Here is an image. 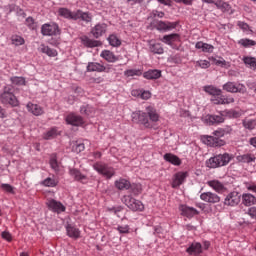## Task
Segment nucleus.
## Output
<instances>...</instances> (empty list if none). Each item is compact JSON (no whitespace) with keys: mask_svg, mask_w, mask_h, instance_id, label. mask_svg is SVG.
I'll use <instances>...</instances> for the list:
<instances>
[{"mask_svg":"<svg viewBox=\"0 0 256 256\" xmlns=\"http://www.w3.org/2000/svg\"><path fill=\"white\" fill-rule=\"evenodd\" d=\"M133 123H137L139 125H144L147 129H151L153 127L152 123H157L159 121V115L157 110L153 106L146 107V112L138 111L132 114Z\"/></svg>","mask_w":256,"mask_h":256,"instance_id":"obj_1","label":"nucleus"},{"mask_svg":"<svg viewBox=\"0 0 256 256\" xmlns=\"http://www.w3.org/2000/svg\"><path fill=\"white\" fill-rule=\"evenodd\" d=\"M59 17L63 19H68V21H84V23H91L93 16L89 12H83V10L78 9L76 11H71L69 8L61 7L58 9Z\"/></svg>","mask_w":256,"mask_h":256,"instance_id":"obj_2","label":"nucleus"},{"mask_svg":"<svg viewBox=\"0 0 256 256\" xmlns=\"http://www.w3.org/2000/svg\"><path fill=\"white\" fill-rule=\"evenodd\" d=\"M0 103L2 105H10V107H19V99L15 96V87L6 85L0 94Z\"/></svg>","mask_w":256,"mask_h":256,"instance_id":"obj_3","label":"nucleus"},{"mask_svg":"<svg viewBox=\"0 0 256 256\" xmlns=\"http://www.w3.org/2000/svg\"><path fill=\"white\" fill-rule=\"evenodd\" d=\"M231 159H233V155L229 153L217 154L206 160L205 166L208 167V169H218L219 167L229 165Z\"/></svg>","mask_w":256,"mask_h":256,"instance_id":"obj_4","label":"nucleus"},{"mask_svg":"<svg viewBox=\"0 0 256 256\" xmlns=\"http://www.w3.org/2000/svg\"><path fill=\"white\" fill-rule=\"evenodd\" d=\"M221 137H225L223 128L214 131L213 136H203L202 141L208 145V147H224V145H227V142L221 139Z\"/></svg>","mask_w":256,"mask_h":256,"instance_id":"obj_5","label":"nucleus"},{"mask_svg":"<svg viewBox=\"0 0 256 256\" xmlns=\"http://www.w3.org/2000/svg\"><path fill=\"white\" fill-rule=\"evenodd\" d=\"M122 203H124V205L130 209V211H143L145 209L143 202L133 198L131 195H124L122 198Z\"/></svg>","mask_w":256,"mask_h":256,"instance_id":"obj_6","label":"nucleus"},{"mask_svg":"<svg viewBox=\"0 0 256 256\" xmlns=\"http://www.w3.org/2000/svg\"><path fill=\"white\" fill-rule=\"evenodd\" d=\"M93 169L106 179H111L115 175V169L107 164L97 162L93 165Z\"/></svg>","mask_w":256,"mask_h":256,"instance_id":"obj_7","label":"nucleus"},{"mask_svg":"<svg viewBox=\"0 0 256 256\" xmlns=\"http://www.w3.org/2000/svg\"><path fill=\"white\" fill-rule=\"evenodd\" d=\"M241 203V194L237 191H232L226 195L224 205L226 207H237Z\"/></svg>","mask_w":256,"mask_h":256,"instance_id":"obj_8","label":"nucleus"},{"mask_svg":"<svg viewBox=\"0 0 256 256\" xmlns=\"http://www.w3.org/2000/svg\"><path fill=\"white\" fill-rule=\"evenodd\" d=\"M87 71L89 73H109L111 71V65H103L98 62H89L87 65Z\"/></svg>","mask_w":256,"mask_h":256,"instance_id":"obj_9","label":"nucleus"},{"mask_svg":"<svg viewBox=\"0 0 256 256\" xmlns=\"http://www.w3.org/2000/svg\"><path fill=\"white\" fill-rule=\"evenodd\" d=\"M41 33L44 36L61 35V29L57 23L43 24L41 27Z\"/></svg>","mask_w":256,"mask_h":256,"instance_id":"obj_10","label":"nucleus"},{"mask_svg":"<svg viewBox=\"0 0 256 256\" xmlns=\"http://www.w3.org/2000/svg\"><path fill=\"white\" fill-rule=\"evenodd\" d=\"M224 91L228 93H245L247 88L243 84H235V82H227L223 85Z\"/></svg>","mask_w":256,"mask_h":256,"instance_id":"obj_11","label":"nucleus"},{"mask_svg":"<svg viewBox=\"0 0 256 256\" xmlns=\"http://www.w3.org/2000/svg\"><path fill=\"white\" fill-rule=\"evenodd\" d=\"M214 105H229V103H235V99L231 96H225L222 93L211 97Z\"/></svg>","mask_w":256,"mask_h":256,"instance_id":"obj_12","label":"nucleus"},{"mask_svg":"<svg viewBox=\"0 0 256 256\" xmlns=\"http://www.w3.org/2000/svg\"><path fill=\"white\" fill-rule=\"evenodd\" d=\"M187 177H189V172H177L172 180V189L181 187Z\"/></svg>","mask_w":256,"mask_h":256,"instance_id":"obj_13","label":"nucleus"},{"mask_svg":"<svg viewBox=\"0 0 256 256\" xmlns=\"http://www.w3.org/2000/svg\"><path fill=\"white\" fill-rule=\"evenodd\" d=\"M156 23L155 27L158 31H171L173 29L177 28V25H179V22H164V21H155Z\"/></svg>","mask_w":256,"mask_h":256,"instance_id":"obj_14","label":"nucleus"},{"mask_svg":"<svg viewBox=\"0 0 256 256\" xmlns=\"http://www.w3.org/2000/svg\"><path fill=\"white\" fill-rule=\"evenodd\" d=\"M107 33V24L98 23L91 29V34L94 39H99V37H103Z\"/></svg>","mask_w":256,"mask_h":256,"instance_id":"obj_15","label":"nucleus"},{"mask_svg":"<svg viewBox=\"0 0 256 256\" xmlns=\"http://www.w3.org/2000/svg\"><path fill=\"white\" fill-rule=\"evenodd\" d=\"M66 123L74 127H81V125H85V120L81 116L71 113L66 117Z\"/></svg>","mask_w":256,"mask_h":256,"instance_id":"obj_16","label":"nucleus"},{"mask_svg":"<svg viewBox=\"0 0 256 256\" xmlns=\"http://www.w3.org/2000/svg\"><path fill=\"white\" fill-rule=\"evenodd\" d=\"M200 199L205 201V203H219L221 201V197L213 192H204L200 195Z\"/></svg>","mask_w":256,"mask_h":256,"instance_id":"obj_17","label":"nucleus"},{"mask_svg":"<svg viewBox=\"0 0 256 256\" xmlns=\"http://www.w3.org/2000/svg\"><path fill=\"white\" fill-rule=\"evenodd\" d=\"M80 40H81L82 45H84V47H87L88 49H93L95 47H101L103 45V42H101L99 40L90 39L89 36H82V37H80Z\"/></svg>","mask_w":256,"mask_h":256,"instance_id":"obj_18","label":"nucleus"},{"mask_svg":"<svg viewBox=\"0 0 256 256\" xmlns=\"http://www.w3.org/2000/svg\"><path fill=\"white\" fill-rule=\"evenodd\" d=\"M180 211H181V215H183V217H187V219H193L195 215H199V212L197 209L193 207H189L187 205H181Z\"/></svg>","mask_w":256,"mask_h":256,"instance_id":"obj_19","label":"nucleus"},{"mask_svg":"<svg viewBox=\"0 0 256 256\" xmlns=\"http://www.w3.org/2000/svg\"><path fill=\"white\" fill-rule=\"evenodd\" d=\"M48 209H51V211H53L54 213H64V211L66 210L65 205H63V203L55 200V199H51L48 203Z\"/></svg>","mask_w":256,"mask_h":256,"instance_id":"obj_20","label":"nucleus"},{"mask_svg":"<svg viewBox=\"0 0 256 256\" xmlns=\"http://www.w3.org/2000/svg\"><path fill=\"white\" fill-rule=\"evenodd\" d=\"M205 121L208 125H219V123H223L225 121V118L222 113L219 115L208 114L205 117Z\"/></svg>","mask_w":256,"mask_h":256,"instance_id":"obj_21","label":"nucleus"},{"mask_svg":"<svg viewBox=\"0 0 256 256\" xmlns=\"http://www.w3.org/2000/svg\"><path fill=\"white\" fill-rule=\"evenodd\" d=\"M186 253L189 255H201L203 253V245L199 242H193L187 249Z\"/></svg>","mask_w":256,"mask_h":256,"instance_id":"obj_22","label":"nucleus"},{"mask_svg":"<svg viewBox=\"0 0 256 256\" xmlns=\"http://www.w3.org/2000/svg\"><path fill=\"white\" fill-rule=\"evenodd\" d=\"M100 56L108 63H115L116 61H119V57H117L111 50L102 51Z\"/></svg>","mask_w":256,"mask_h":256,"instance_id":"obj_23","label":"nucleus"},{"mask_svg":"<svg viewBox=\"0 0 256 256\" xmlns=\"http://www.w3.org/2000/svg\"><path fill=\"white\" fill-rule=\"evenodd\" d=\"M164 160L167 161V163H171V165H175L176 167H179L181 165V159L179 156L173 154V153H166L163 156Z\"/></svg>","mask_w":256,"mask_h":256,"instance_id":"obj_24","label":"nucleus"},{"mask_svg":"<svg viewBox=\"0 0 256 256\" xmlns=\"http://www.w3.org/2000/svg\"><path fill=\"white\" fill-rule=\"evenodd\" d=\"M66 231H67L68 237H71L72 239H79V237H81V231H79V228L71 224H68L66 226Z\"/></svg>","mask_w":256,"mask_h":256,"instance_id":"obj_25","label":"nucleus"},{"mask_svg":"<svg viewBox=\"0 0 256 256\" xmlns=\"http://www.w3.org/2000/svg\"><path fill=\"white\" fill-rule=\"evenodd\" d=\"M27 110L32 113V115H35L36 117H39V115H43V108L37 104H33L29 102L27 104Z\"/></svg>","mask_w":256,"mask_h":256,"instance_id":"obj_26","label":"nucleus"},{"mask_svg":"<svg viewBox=\"0 0 256 256\" xmlns=\"http://www.w3.org/2000/svg\"><path fill=\"white\" fill-rule=\"evenodd\" d=\"M115 187L119 191H124V190L130 189L131 182H129V180L127 179L120 178L119 180L115 181Z\"/></svg>","mask_w":256,"mask_h":256,"instance_id":"obj_27","label":"nucleus"},{"mask_svg":"<svg viewBox=\"0 0 256 256\" xmlns=\"http://www.w3.org/2000/svg\"><path fill=\"white\" fill-rule=\"evenodd\" d=\"M209 187H212L216 193H223L225 191V185L221 183L219 180H211L207 183Z\"/></svg>","mask_w":256,"mask_h":256,"instance_id":"obj_28","label":"nucleus"},{"mask_svg":"<svg viewBox=\"0 0 256 256\" xmlns=\"http://www.w3.org/2000/svg\"><path fill=\"white\" fill-rule=\"evenodd\" d=\"M242 203L245 207H251V205H256V197L253 194H243Z\"/></svg>","mask_w":256,"mask_h":256,"instance_id":"obj_29","label":"nucleus"},{"mask_svg":"<svg viewBox=\"0 0 256 256\" xmlns=\"http://www.w3.org/2000/svg\"><path fill=\"white\" fill-rule=\"evenodd\" d=\"M144 79H149V80H155L159 79L161 77V70L154 69V70H148L143 73Z\"/></svg>","mask_w":256,"mask_h":256,"instance_id":"obj_30","label":"nucleus"},{"mask_svg":"<svg viewBox=\"0 0 256 256\" xmlns=\"http://www.w3.org/2000/svg\"><path fill=\"white\" fill-rule=\"evenodd\" d=\"M69 174L74 178L75 181L83 182L87 180V176L83 175L79 169L72 168L69 170Z\"/></svg>","mask_w":256,"mask_h":256,"instance_id":"obj_31","label":"nucleus"},{"mask_svg":"<svg viewBox=\"0 0 256 256\" xmlns=\"http://www.w3.org/2000/svg\"><path fill=\"white\" fill-rule=\"evenodd\" d=\"M239 163H255L256 157L254 154H244L236 157Z\"/></svg>","mask_w":256,"mask_h":256,"instance_id":"obj_32","label":"nucleus"},{"mask_svg":"<svg viewBox=\"0 0 256 256\" xmlns=\"http://www.w3.org/2000/svg\"><path fill=\"white\" fill-rule=\"evenodd\" d=\"M181 39V36L177 33H173L170 35H164L162 38L163 43H166V45H171V43H175V41H179Z\"/></svg>","mask_w":256,"mask_h":256,"instance_id":"obj_33","label":"nucleus"},{"mask_svg":"<svg viewBox=\"0 0 256 256\" xmlns=\"http://www.w3.org/2000/svg\"><path fill=\"white\" fill-rule=\"evenodd\" d=\"M195 48L201 49L204 53H213V45L204 43L202 41L197 42Z\"/></svg>","mask_w":256,"mask_h":256,"instance_id":"obj_34","label":"nucleus"},{"mask_svg":"<svg viewBox=\"0 0 256 256\" xmlns=\"http://www.w3.org/2000/svg\"><path fill=\"white\" fill-rule=\"evenodd\" d=\"M108 43L111 47H121V39H119L115 34H111L108 37Z\"/></svg>","mask_w":256,"mask_h":256,"instance_id":"obj_35","label":"nucleus"},{"mask_svg":"<svg viewBox=\"0 0 256 256\" xmlns=\"http://www.w3.org/2000/svg\"><path fill=\"white\" fill-rule=\"evenodd\" d=\"M204 91L208 93V95H212V97H215V95H221V93H223L221 89H217L214 86H205Z\"/></svg>","mask_w":256,"mask_h":256,"instance_id":"obj_36","label":"nucleus"},{"mask_svg":"<svg viewBox=\"0 0 256 256\" xmlns=\"http://www.w3.org/2000/svg\"><path fill=\"white\" fill-rule=\"evenodd\" d=\"M150 51L156 55H163L164 53L163 46L159 43L150 44Z\"/></svg>","mask_w":256,"mask_h":256,"instance_id":"obj_37","label":"nucleus"},{"mask_svg":"<svg viewBox=\"0 0 256 256\" xmlns=\"http://www.w3.org/2000/svg\"><path fill=\"white\" fill-rule=\"evenodd\" d=\"M57 135H59L57 127H53L44 134V139H46V141H49L50 139H55Z\"/></svg>","mask_w":256,"mask_h":256,"instance_id":"obj_38","label":"nucleus"},{"mask_svg":"<svg viewBox=\"0 0 256 256\" xmlns=\"http://www.w3.org/2000/svg\"><path fill=\"white\" fill-rule=\"evenodd\" d=\"M244 63L250 68L256 71V58L246 56L243 58Z\"/></svg>","mask_w":256,"mask_h":256,"instance_id":"obj_39","label":"nucleus"},{"mask_svg":"<svg viewBox=\"0 0 256 256\" xmlns=\"http://www.w3.org/2000/svg\"><path fill=\"white\" fill-rule=\"evenodd\" d=\"M41 51L48 55V57H57V50L50 48L49 46L42 45Z\"/></svg>","mask_w":256,"mask_h":256,"instance_id":"obj_40","label":"nucleus"},{"mask_svg":"<svg viewBox=\"0 0 256 256\" xmlns=\"http://www.w3.org/2000/svg\"><path fill=\"white\" fill-rule=\"evenodd\" d=\"M242 125L244 128L248 129L249 131H253L256 127V120L250 119V120H243Z\"/></svg>","mask_w":256,"mask_h":256,"instance_id":"obj_41","label":"nucleus"},{"mask_svg":"<svg viewBox=\"0 0 256 256\" xmlns=\"http://www.w3.org/2000/svg\"><path fill=\"white\" fill-rule=\"evenodd\" d=\"M49 163L51 169H53L54 171H59V162L57 161V154H51Z\"/></svg>","mask_w":256,"mask_h":256,"instance_id":"obj_42","label":"nucleus"},{"mask_svg":"<svg viewBox=\"0 0 256 256\" xmlns=\"http://www.w3.org/2000/svg\"><path fill=\"white\" fill-rule=\"evenodd\" d=\"M130 191L135 197H137L138 195H141L143 188H141L140 184H130Z\"/></svg>","mask_w":256,"mask_h":256,"instance_id":"obj_43","label":"nucleus"},{"mask_svg":"<svg viewBox=\"0 0 256 256\" xmlns=\"http://www.w3.org/2000/svg\"><path fill=\"white\" fill-rule=\"evenodd\" d=\"M80 113L81 115H86V117H89V115L93 113V107H91L89 104L81 106Z\"/></svg>","mask_w":256,"mask_h":256,"instance_id":"obj_44","label":"nucleus"},{"mask_svg":"<svg viewBox=\"0 0 256 256\" xmlns=\"http://www.w3.org/2000/svg\"><path fill=\"white\" fill-rule=\"evenodd\" d=\"M124 75L126 77H140V75H142L141 70H137V69H130V70H126L124 72Z\"/></svg>","mask_w":256,"mask_h":256,"instance_id":"obj_45","label":"nucleus"},{"mask_svg":"<svg viewBox=\"0 0 256 256\" xmlns=\"http://www.w3.org/2000/svg\"><path fill=\"white\" fill-rule=\"evenodd\" d=\"M13 45H25V39L19 35H13L11 38Z\"/></svg>","mask_w":256,"mask_h":256,"instance_id":"obj_46","label":"nucleus"},{"mask_svg":"<svg viewBox=\"0 0 256 256\" xmlns=\"http://www.w3.org/2000/svg\"><path fill=\"white\" fill-rule=\"evenodd\" d=\"M239 44L242 45V47H255L256 42L255 40H251V39H241L239 41Z\"/></svg>","mask_w":256,"mask_h":256,"instance_id":"obj_47","label":"nucleus"},{"mask_svg":"<svg viewBox=\"0 0 256 256\" xmlns=\"http://www.w3.org/2000/svg\"><path fill=\"white\" fill-rule=\"evenodd\" d=\"M116 231L121 235H129V233H131V227H129V225L117 226Z\"/></svg>","mask_w":256,"mask_h":256,"instance_id":"obj_48","label":"nucleus"},{"mask_svg":"<svg viewBox=\"0 0 256 256\" xmlns=\"http://www.w3.org/2000/svg\"><path fill=\"white\" fill-rule=\"evenodd\" d=\"M41 184L44 185V187H57V182L51 177L46 178Z\"/></svg>","mask_w":256,"mask_h":256,"instance_id":"obj_49","label":"nucleus"},{"mask_svg":"<svg viewBox=\"0 0 256 256\" xmlns=\"http://www.w3.org/2000/svg\"><path fill=\"white\" fill-rule=\"evenodd\" d=\"M196 67H200L201 69H209L211 67V62L207 60H198L196 62Z\"/></svg>","mask_w":256,"mask_h":256,"instance_id":"obj_50","label":"nucleus"},{"mask_svg":"<svg viewBox=\"0 0 256 256\" xmlns=\"http://www.w3.org/2000/svg\"><path fill=\"white\" fill-rule=\"evenodd\" d=\"M10 81L13 85H25V78L23 77L14 76L10 78Z\"/></svg>","mask_w":256,"mask_h":256,"instance_id":"obj_51","label":"nucleus"},{"mask_svg":"<svg viewBox=\"0 0 256 256\" xmlns=\"http://www.w3.org/2000/svg\"><path fill=\"white\" fill-rule=\"evenodd\" d=\"M108 211L110 213H114V215H117V217H121V212L123 211V206L108 208Z\"/></svg>","mask_w":256,"mask_h":256,"instance_id":"obj_52","label":"nucleus"},{"mask_svg":"<svg viewBox=\"0 0 256 256\" xmlns=\"http://www.w3.org/2000/svg\"><path fill=\"white\" fill-rule=\"evenodd\" d=\"M72 149L73 151H75V153H81V151H85V144L76 142V144L73 145Z\"/></svg>","mask_w":256,"mask_h":256,"instance_id":"obj_53","label":"nucleus"},{"mask_svg":"<svg viewBox=\"0 0 256 256\" xmlns=\"http://www.w3.org/2000/svg\"><path fill=\"white\" fill-rule=\"evenodd\" d=\"M227 115L232 117L233 119H239V117H241V113L239 111H236V110L228 111Z\"/></svg>","mask_w":256,"mask_h":256,"instance_id":"obj_54","label":"nucleus"},{"mask_svg":"<svg viewBox=\"0 0 256 256\" xmlns=\"http://www.w3.org/2000/svg\"><path fill=\"white\" fill-rule=\"evenodd\" d=\"M247 215H249V217H251V219H256V207H250L247 211Z\"/></svg>","mask_w":256,"mask_h":256,"instance_id":"obj_55","label":"nucleus"},{"mask_svg":"<svg viewBox=\"0 0 256 256\" xmlns=\"http://www.w3.org/2000/svg\"><path fill=\"white\" fill-rule=\"evenodd\" d=\"M1 189H3V191H6V193H13V186H11L10 184H1Z\"/></svg>","mask_w":256,"mask_h":256,"instance_id":"obj_56","label":"nucleus"},{"mask_svg":"<svg viewBox=\"0 0 256 256\" xmlns=\"http://www.w3.org/2000/svg\"><path fill=\"white\" fill-rule=\"evenodd\" d=\"M215 65L218 67H229V62L225 60H215Z\"/></svg>","mask_w":256,"mask_h":256,"instance_id":"obj_57","label":"nucleus"},{"mask_svg":"<svg viewBox=\"0 0 256 256\" xmlns=\"http://www.w3.org/2000/svg\"><path fill=\"white\" fill-rule=\"evenodd\" d=\"M1 237L2 239H5L6 241H12V236H11V233L7 232V231H4L1 233Z\"/></svg>","mask_w":256,"mask_h":256,"instance_id":"obj_58","label":"nucleus"},{"mask_svg":"<svg viewBox=\"0 0 256 256\" xmlns=\"http://www.w3.org/2000/svg\"><path fill=\"white\" fill-rule=\"evenodd\" d=\"M152 17H159V19H163V17H165V12L154 10L152 12Z\"/></svg>","mask_w":256,"mask_h":256,"instance_id":"obj_59","label":"nucleus"},{"mask_svg":"<svg viewBox=\"0 0 256 256\" xmlns=\"http://www.w3.org/2000/svg\"><path fill=\"white\" fill-rule=\"evenodd\" d=\"M238 27H240V29H242L243 31H249V24L245 22L238 21Z\"/></svg>","mask_w":256,"mask_h":256,"instance_id":"obj_60","label":"nucleus"},{"mask_svg":"<svg viewBox=\"0 0 256 256\" xmlns=\"http://www.w3.org/2000/svg\"><path fill=\"white\" fill-rule=\"evenodd\" d=\"M230 9H231V6L229 5V3L222 2L221 11H223V13L229 12Z\"/></svg>","mask_w":256,"mask_h":256,"instance_id":"obj_61","label":"nucleus"},{"mask_svg":"<svg viewBox=\"0 0 256 256\" xmlns=\"http://www.w3.org/2000/svg\"><path fill=\"white\" fill-rule=\"evenodd\" d=\"M35 24V19H33V17H28L26 18V25H28V27H33V25Z\"/></svg>","mask_w":256,"mask_h":256,"instance_id":"obj_62","label":"nucleus"},{"mask_svg":"<svg viewBox=\"0 0 256 256\" xmlns=\"http://www.w3.org/2000/svg\"><path fill=\"white\" fill-rule=\"evenodd\" d=\"M222 132L224 133V135H231V133H233V128L227 126L226 128H222Z\"/></svg>","mask_w":256,"mask_h":256,"instance_id":"obj_63","label":"nucleus"},{"mask_svg":"<svg viewBox=\"0 0 256 256\" xmlns=\"http://www.w3.org/2000/svg\"><path fill=\"white\" fill-rule=\"evenodd\" d=\"M141 98L142 99H151V93L149 91H144L142 94H141Z\"/></svg>","mask_w":256,"mask_h":256,"instance_id":"obj_64","label":"nucleus"}]
</instances>
